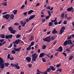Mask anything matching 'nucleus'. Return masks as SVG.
<instances>
[{"label":"nucleus","instance_id":"21","mask_svg":"<svg viewBox=\"0 0 74 74\" xmlns=\"http://www.w3.org/2000/svg\"><path fill=\"white\" fill-rule=\"evenodd\" d=\"M50 68L53 71H54L56 69H55L54 67L52 66H50Z\"/></svg>","mask_w":74,"mask_h":74},{"label":"nucleus","instance_id":"28","mask_svg":"<svg viewBox=\"0 0 74 74\" xmlns=\"http://www.w3.org/2000/svg\"><path fill=\"white\" fill-rule=\"evenodd\" d=\"M64 32V31H63L62 30H61H61H60V33H59V34H62V33H63V32Z\"/></svg>","mask_w":74,"mask_h":74},{"label":"nucleus","instance_id":"1","mask_svg":"<svg viewBox=\"0 0 74 74\" xmlns=\"http://www.w3.org/2000/svg\"><path fill=\"white\" fill-rule=\"evenodd\" d=\"M32 60L33 61L35 62L36 61V59H37L38 57V54H37L36 53H34L32 54Z\"/></svg>","mask_w":74,"mask_h":74},{"label":"nucleus","instance_id":"6","mask_svg":"<svg viewBox=\"0 0 74 74\" xmlns=\"http://www.w3.org/2000/svg\"><path fill=\"white\" fill-rule=\"evenodd\" d=\"M51 70V69L50 68H48L46 71H45L43 73V74H47V72L49 73Z\"/></svg>","mask_w":74,"mask_h":74},{"label":"nucleus","instance_id":"15","mask_svg":"<svg viewBox=\"0 0 74 74\" xmlns=\"http://www.w3.org/2000/svg\"><path fill=\"white\" fill-rule=\"evenodd\" d=\"M57 31L56 30V29H54L53 30V31L52 33L53 34H57Z\"/></svg>","mask_w":74,"mask_h":74},{"label":"nucleus","instance_id":"35","mask_svg":"<svg viewBox=\"0 0 74 74\" xmlns=\"http://www.w3.org/2000/svg\"><path fill=\"white\" fill-rule=\"evenodd\" d=\"M62 71V69H59L57 70V72H58V71H59L60 73H61L62 72L61 71Z\"/></svg>","mask_w":74,"mask_h":74},{"label":"nucleus","instance_id":"42","mask_svg":"<svg viewBox=\"0 0 74 74\" xmlns=\"http://www.w3.org/2000/svg\"><path fill=\"white\" fill-rule=\"evenodd\" d=\"M48 13L49 14V16H51V13L50 10H48Z\"/></svg>","mask_w":74,"mask_h":74},{"label":"nucleus","instance_id":"17","mask_svg":"<svg viewBox=\"0 0 74 74\" xmlns=\"http://www.w3.org/2000/svg\"><path fill=\"white\" fill-rule=\"evenodd\" d=\"M0 37L2 38H4L5 37V36L4 34H0Z\"/></svg>","mask_w":74,"mask_h":74},{"label":"nucleus","instance_id":"2","mask_svg":"<svg viewBox=\"0 0 74 74\" xmlns=\"http://www.w3.org/2000/svg\"><path fill=\"white\" fill-rule=\"evenodd\" d=\"M50 36H48L47 37H46L45 38H43V40L45 41H47V42H50V41L51 40H50Z\"/></svg>","mask_w":74,"mask_h":74},{"label":"nucleus","instance_id":"3","mask_svg":"<svg viewBox=\"0 0 74 74\" xmlns=\"http://www.w3.org/2000/svg\"><path fill=\"white\" fill-rule=\"evenodd\" d=\"M10 17V15L8 14L3 16V18L6 19L7 20H8L9 18Z\"/></svg>","mask_w":74,"mask_h":74},{"label":"nucleus","instance_id":"58","mask_svg":"<svg viewBox=\"0 0 74 74\" xmlns=\"http://www.w3.org/2000/svg\"><path fill=\"white\" fill-rule=\"evenodd\" d=\"M40 5V3H38L36 5V7H37V6H39Z\"/></svg>","mask_w":74,"mask_h":74},{"label":"nucleus","instance_id":"22","mask_svg":"<svg viewBox=\"0 0 74 74\" xmlns=\"http://www.w3.org/2000/svg\"><path fill=\"white\" fill-rule=\"evenodd\" d=\"M65 13H62L61 15V17L62 18H64V16Z\"/></svg>","mask_w":74,"mask_h":74},{"label":"nucleus","instance_id":"5","mask_svg":"<svg viewBox=\"0 0 74 74\" xmlns=\"http://www.w3.org/2000/svg\"><path fill=\"white\" fill-rule=\"evenodd\" d=\"M21 42V40L18 39L17 40H16L15 41L13 42V44H16L17 45H18L19 44L20 42Z\"/></svg>","mask_w":74,"mask_h":74},{"label":"nucleus","instance_id":"55","mask_svg":"<svg viewBox=\"0 0 74 74\" xmlns=\"http://www.w3.org/2000/svg\"><path fill=\"white\" fill-rule=\"evenodd\" d=\"M7 3V1H6L5 2L3 5V6H5L7 5V3Z\"/></svg>","mask_w":74,"mask_h":74},{"label":"nucleus","instance_id":"9","mask_svg":"<svg viewBox=\"0 0 74 74\" xmlns=\"http://www.w3.org/2000/svg\"><path fill=\"white\" fill-rule=\"evenodd\" d=\"M13 67H16L17 69H20V67L19 66H17V64H14L13 65Z\"/></svg>","mask_w":74,"mask_h":74},{"label":"nucleus","instance_id":"51","mask_svg":"<svg viewBox=\"0 0 74 74\" xmlns=\"http://www.w3.org/2000/svg\"><path fill=\"white\" fill-rule=\"evenodd\" d=\"M15 50H13L11 52L13 54H14L15 53V51H14Z\"/></svg>","mask_w":74,"mask_h":74},{"label":"nucleus","instance_id":"46","mask_svg":"<svg viewBox=\"0 0 74 74\" xmlns=\"http://www.w3.org/2000/svg\"><path fill=\"white\" fill-rule=\"evenodd\" d=\"M71 38V36H69L67 37V40H69Z\"/></svg>","mask_w":74,"mask_h":74},{"label":"nucleus","instance_id":"36","mask_svg":"<svg viewBox=\"0 0 74 74\" xmlns=\"http://www.w3.org/2000/svg\"><path fill=\"white\" fill-rule=\"evenodd\" d=\"M14 15H13V14H12L11 15V16L10 17V18L13 19L14 18Z\"/></svg>","mask_w":74,"mask_h":74},{"label":"nucleus","instance_id":"30","mask_svg":"<svg viewBox=\"0 0 74 74\" xmlns=\"http://www.w3.org/2000/svg\"><path fill=\"white\" fill-rule=\"evenodd\" d=\"M14 25L15 26H18L19 25V24L18 23L16 22L14 24Z\"/></svg>","mask_w":74,"mask_h":74},{"label":"nucleus","instance_id":"52","mask_svg":"<svg viewBox=\"0 0 74 74\" xmlns=\"http://www.w3.org/2000/svg\"><path fill=\"white\" fill-rule=\"evenodd\" d=\"M42 59L43 62H46V60H45V58H42Z\"/></svg>","mask_w":74,"mask_h":74},{"label":"nucleus","instance_id":"40","mask_svg":"<svg viewBox=\"0 0 74 74\" xmlns=\"http://www.w3.org/2000/svg\"><path fill=\"white\" fill-rule=\"evenodd\" d=\"M50 17V16H46V20L48 19H49V18Z\"/></svg>","mask_w":74,"mask_h":74},{"label":"nucleus","instance_id":"18","mask_svg":"<svg viewBox=\"0 0 74 74\" xmlns=\"http://www.w3.org/2000/svg\"><path fill=\"white\" fill-rule=\"evenodd\" d=\"M34 36L32 35H31V37L29 39V40L30 41H31L33 39H34Z\"/></svg>","mask_w":74,"mask_h":74},{"label":"nucleus","instance_id":"41","mask_svg":"<svg viewBox=\"0 0 74 74\" xmlns=\"http://www.w3.org/2000/svg\"><path fill=\"white\" fill-rule=\"evenodd\" d=\"M46 9H48L49 10H50L51 8V7L49 5L48 6H47L46 8Z\"/></svg>","mask_w":74,"mask_h":74},{"label":"nucleus","instance_id":"43","mask_svg":"<svg viewBox=\"0 0 74 74\" xmlns=\"http://www.w3.org/2000/svg\"><path fill=\"white\" fill-rule=\"evenodd\" d=\"M28 66L29 67L31 68L32 66V65L31 64H28Z\"/></svg>","mask_w":74,"mask_h":74},{"label":"nucleus","instance_id":"48","mask_svg":"<svg viewBox=\"0 0 74 74\" xmlns=\"http://www.w3.org/2000/svg\"><path fill=\"white\" fill-rule=\"evenodd\" d=\"M61 66V64H58L56 66V67L58 68L59 67H60Z\"/></svg>","mask_w":74,"mask_h":74},{"label":"nucleus","instance_id":"27","mask_svg":"<svg viewBox=\"0 0 74 74\" xmlns=\"http://www.w3.org/2000/svg\"><path fill=\"white\" fill-rule=\"evenodd\" d=\"M53 25V23L51 22H50L49 24V27Z\"/></svg>","mask_w":74,"mask_h":74},{"label":"nucleus","instance_id":"4","mask_svg":"<svg viewBox=\"0 0 74 74\" xmlns=\"http://www.w3.org/2000/svg\"><path fill=\"white\" fill-rule=\"evenodd\" d=\"M3 60L1 61L0 62V68L2 69H3L5 67V66L4 64L3 63Z\"/></svg>","mask_w":74,"mask_h":74},{"label":"nucleus","instance_id":"62","mask_svg":"<svg viewBox=\"0 0 74 74\" xmlns=\"http://www.w3.org/2000/svg\"><path fill=\"white\" fill-rule=\"evenodd\" d=\"M65 56H66V53H62Z\"/></svg>","mask_w":74,"mask_h":74},{"label":"nucleus","instance_id":"24","mask_svg":"<svg viewBox=\"0 0 74 74\" xmlns=\"http://www.w3.org/2000/svg\"><path fill=\"white\" fill-rule=\"evenodd\" d=\"M67 44H68V43L67 40H66L64 42V46L66 45Z\"/></svg>","mask_w":74,"mask_h":74},{"label":"nucleus","instance_id":"34","mask_svg":"<svg viewBox=\"0 0 74 74\" xmlns=\"http://www.w3.org/2000/svg\"><path fill=\"white\" fill-rule=\"evenodd\" d=\"M12 46V44L10 43L9 46L8 47V48H10Z\"/></svg>","mask_w":74,"mask_h":74},{"label":"nucleus","instance_id":"50","mask_svg":"<svg viewBox=\"0 0 74 74\" xmlns=\"http://www.w3.org/2000/svg\"><path fill=\"white\" fill-rule=\"evenodd\" d=\"M26 24V23L25 22V21L24 22V23H23V25H22L23 27H24L25 26V25Z\"/></svg>","mask_w":74,"mask_h":74},{"label":"nucleus","instance_id":"33","mask_svg":"<svg viewBox=\"0 0 74 74\" xmlns=\"http://www.w3.org/2000/svg\"><path fill=\"white\" fill-rule=\"evenodd\" d=\"M72 18V17L71 16H69L66 18V19L67 20L69 21V20H71Z\"/></svg>","mask_w":74,"mask_h":74},{"label":"nucleus","instance_id":"45","mask_svg":"<svg viewBox=\"0 0 74 74\" xmlns=\"http://www.w3.org/2000/svg\"><path fill=\"white\" fill-rule=\"evenodd\" d=\"M67 23V21L66 20H65L64 21L63 23L64 25H66Z\"/></svg>","mask_w":74,"mask_h":74},{"label":"nucleus","instance_id":"20","mask_svg":"<svg viewBox=\"0 0 74 74\" xmlns=\"http://www.w3.org/2000/svg\"><path fill=\"white\" fill-rule=\"evenodd\" d=\"M17 11H18L17 10H14L13 11V13H14V14L15 15L16 14Z\"/></svg>","mask_w":74,"mask_h":74},{"label":"nucleus","instance_id":"64","mask_svg":"<svg viewBox=\"0 0 74 74\" xmlns=\"http://www.w3.org/2000/svg\"><path fill=\"white\" fill-rule=\"evenodd\" d=\"M31 46H32L30 45H29V47H28V48H29V49H30V50H31Z\"/></svg>","mask_w":74,"mask_h":74},{"label":"nucleus","instance_id":"14","mask_svg":"<svg viewBox=\"0 0 74 74\" xmlns=\"http://www.w3.org/2000/svg\"><path fill=\"white\" fill-rule=\"evenodd\" d=\"M34 12V11L32 10H31L29 11L28 12V15H30Z\"/></svg>","mask_w":74,"mask_h":74},{"label":"nucleus","instance_id":"16","mask_svg":"<svg viewBox=\"0 0 74 74\" xmlns=\"http://www.w3.org/2000/svg\"><path fill=\"white\" fill-rule=\"evenodd\" d=\"M73 7H71L70 8H68V9H67V10L68 12H70L71 11L72 9H73Z\"/></svg>","mask_w":74,"mask_h":74},{"label":"nucleus","instance_id":"10","mask_svg":"<svg viewBox=\"0 0 74 74\" xmlns=\"http://www.w3.org/2000/svg\"><path fill=\"white\" fill-rule=\"evenodd\" d=\"M63 50V48L62 46H60L58 48V50H57V51H59L60 52H62Z\"/></svg>","mask_w":74,"mask_h":74},{"label":"nucleus","instance_id":"38","mask_svg":"<svg viewBox=\"0 0 74 74\" xmlns=\"http://www.w3.org/2000/svg\"><path fill=\"white\" fill-rule=\"evenodd\" d=\"M73 56H70V57L69 58V60H72L73 59Z\"/></svg>","mask_w":74,"mask_h":74},{"label":"nucleus","instance_id":"56","mask_svg":"<svg viewBox=\"0 0 74 74\" xmlns=\"http://www.w3.org/2000/svg\"><path fill=\"white\" fill-rule=\"evenodd\" d=\"M10 54H8L7 56V58L9 59H10Z\"/></svg>","mask_w":74,"mask_h":74},{"label":"nucleus","instance_id":"61","mask_svg":"<svg viewBox=\"0 0 74 74\" xmlns=\"http://www.w3.org/2000/svg\"><path fill=\"white\" fill-rule=\"evenodd\" d=\"M4 40V39H1V40H0V42L1 43Z\"/></svg>","mask_w":74,"mask_h":74},{"label":"nucleus","instance_id":"47","mask_svg":"<svg viewBox=\"0 0 74 74\" xmlns=\"http://www.w3.org/2000/svg\"><path fill=\"white\" fill-rule=\"evenodd\" d=\"M21 36V35L20 34H17V35H16V37L17 38H19Z\"/></svg>","mask_w":74,"mask_h":74},{"label":"nucleus","instance_id":"8","mask_svg":"<svg viewBox=\"0 0 74 74\" xmlns=\"http://www.w3.org/2000/svg\"><path fill=\"white\" fill-rule=\"evenodd\" d=\"M35 16L36 15H31L30 16V17L29 18V20H30L31 19H33L35 17Z\"/></svg>","mask_w":74,"mask_h":74},{"label":"nucleus","instance_id":"49","mask_svg":"<svg viewBox=\"0 0 74 74\" xmlns=\"http://www.w3.org/2000/svg\"><path fill=\"white\" fill-rule=\"evenodd\" d=\"M25 6V5H22L21 7V9H23L24 8V7Z\"/></svg>","mask_w":74,"mask_h":74},{"label":"nucleus","instance_id":"32","mask_svg":"<svg viewBox=\"0 0 74 74\" xmlns=\"http://www.w3.org/2000/svg\"><path fill=\"white\" fill-rule=\"evenodd\" d=\"M29 18H27L25 21L24 22H25L26 23H27L29 21Z\"/></svg>","mask_w":74,"mask_h":74},{"label":"nucleus","instance_id":"13","mask_svg":"<svg viewBox=\"0 0 74 74\" xmlns=\"http://www.w3.org/2000/svg\"><path fill=\"white\" fill-rule=\"evenodd\" d=\"M44 53H40V55L39 56V57H40V58H41L42 57H44Z\"/></svg>","mask_w":74,"mask_h":74},{"label":"nucleus","instance_id":"54","mask_svg":"<svg viewBox=\"0 0 74 74\" xmlns=\"http://www.w3.org/2000/svg\"><path fill=\"white\" fill-rule=\"evenodd\" d=\"M74 47V44H73L70 47V48L71 49L72 48Z\"/></svg>","mask_w":74,"mask_h":74},{"label":"nucleus","instance_id":"53","mask_svg":"<svg viewBox=\"0 0 74 74\" xmlns=\"http://www.w3.org/2000/svg\"><path fill=\"white\" fill-rule=\"evenodd\" d=\"M66 51L68 52H70L71 51V50L70 49H69L68 48V49H66Z\"/></svg>","mask_w":74,"mask_h":74},{"label":"nucleus","instance_id":"63","mask_svg":"<svg viewBox=\"0 0 74 74\" xmlns=\"http://www.w3.org/2000/svg\"><path fill=\"white\" fill-rule=\"evenodd\" d=\"M21 27V25H19V27H18V29H19V30H21V29L20 28Z\"/></svg>","mask_w":74,"mask_h":74},{"label":"nucleus","instance_id":"7","mask_svg":"<svg viewBox=\"0 0 74 74\" xmlns=\"http://www.w3.org/2000/svg\"><path fill=\"white\" fill-rule=\"evenodd\" d=\"M26 59L27 62H28L29 63L31 60V57H27L26 58Z\"/></svg>","mask_w":74,"mask_h":74},{"label":"nucleus","instance_id":"37","mask_svg":"<svg viewBox=\"0 0 74 74\" xmlns=\"http://www.w3.org/2000/svg\"><path fill=\"white\" fill-rule=\"evenodd\" d=\"M27 12H28L27 11H26V12L23 13V15L26 16H27Z\"/></svg>","mask_w":74,"mask_h":74},{"label":"nucleus","instance_id":"44","mask_svg":"<svg viewBox=\"0 0 74 74\" xmlns=\"http://www.w3.org/2000/svg\"><path fill=\"white\" fill-rule=\"evenodd\" d=\"M5 38L6 39H8L9 38V36L8 35H6L5 36Z\"/></svg>","mask_w":74,"mask_h":74},{"label":"nucleus","instance_id":"12","mask_svg":"<svg viewBox=\"0 0 74 74\" xmlns=\"http://www.w3.org/2000/svg\"><path fill=\"white\" fill-rule=\"evenodd\" d=\"M21 47H19V48H17L16 49V48H14V49L15 51H20Z\"/></svg>","mask_w":74,"mask_h":74},{"label":"nucleus","instance_id":"19","mask_svg":"<svg viewBox=\"0 0 74 74\" xmlns=\"http://www.w3.org/2000/svg\"><path fill=\"white\" fill-rule=\"evenodd\" d=\"M16 32V30H12V31L11 32V33L14 34Z\"/></svg>","mask_w":74,"mask_h":74},{"label":"nucleus","instance_id":"59","mask_svg":"<svg viewBox=\"0 0 74 74\" xmlns=\"http://www.w3.org/2000/svg\"><path fill=\"white\" fill-rule=\"evenodd\" d=\"M58 52H57V53H56V54H55V56H56V57L58 56Z\"/></svg>","mask_w":74,"mask_h":74},{"label":"nucleus","instance_id":"31","mask_svg":"<svg viewBox=\"0 0 74 74\" xmlns=\"http://www.w3.org/2000/svg\"><path fill=\"white\" fill-rule=\"evenodd\" d=\"M47 47V46H46V45H43L42 46V49H45V48Z\"/></svg>","mask_w":74,"mask_h":74},{"label":"nucleus","instance_id":"26","mask_svg":"<svg viewBox=\"0 0 74 74\" xmlns=\"http://www.w3.org/2000/svg\"><path fill=\"white\" fill-rule=\"evenodd\" d=\"M8 29L9 31L11 32L13 28L12 27H8Z\"/></svg>","mask_w":74,"mask_h":74},{"label":"nucleus","instance_id":"39","mask_svg":"<svg viewBox=\"0 0 74 74\" xmlns=\"http://www.w3.org/2000/svg\"><path fill=\"white\" fill-rule=\"evenodd\" d=\"M34 42H33V41L30 44L31 46H33V45H34Z\"/></svg>","mask_w":74,"mask_h":74},{"label":"nucleus","instance_id":"25","mask_svg":"<svg viewBox=\"0 0 74 74\" xmlns=\"http://www.w3.org/2000/svg\"><path fill=\"white\" fill-rule=\"evenodd\" d=\"M65 29L66 27L64 26H63L62 27L61 29L64 31L65 30Z\"/></svg>","mask_w":74,"mask_h":74},{"label":"nucleus","instance_id":"60","mask_svg":"<svg viewBox=\"0 0 74 74\" xmlns=\"http://www.w3.org/2000/svg\"><path fill=\"white\" fill-rule=\"evenodd\" d=\"M37 71L38 72H39L40 73H41V72H40V71L38 69H37Z\"/></svg>","mask_w":74,"mask_h":74},{"label":"nucleus","instance_id":"57","mask_svg":"<svg viewBox=\"0 0 74 74\" xmlns=\"http://www.w3.org/2000/svg\"><path fill=\"white\" fill-rule=\"evenodd\" d=\"M46 21V20L45 19H43L42 20V22L43 23H44Z\"/></svg>","mask_w":74,"mask_h":74},{"label":"nucleus","instance_id":"29","mask_svg":"<svg viewBox=\"0 0 74 74\" xmlns=\"http://www.w3.org/2000/svg\"><path fill=\"white\" fill-rule=\"evenodd\" d=\"M4 64L5 66L6 67H7L10 64L9 63H5Z\"/></svg>","mask_w":74,"mask_h":74},{"label":"nucleus","instance_id":"11","mask_svg":"<svg viewBox=\"0 0 74 74\" xmlns=\"http://www.w3.org/2000/svg\"><path fill=\"white\" fill-rule=\"evenodd\" d=\"M67 41L68 44L69 45H71L72 43L73 42H72V41L71 40H67Z\"/></svg>","mask_w":74,"mask_h":74},{"label":"nucleus","instance_id":"23","mask_svg":"<svg viewBox=\"0 0 74 74\" xmlns=\"http://www.w3.org/2000/svg\"><path fill=\"white\" fill-rule=\"evenodd\" d=\"M13 36V35L12 34H10V35H8L9 39H11Z\"/></svg>","mask_w":74,"mask_h":74}]
</instances>
